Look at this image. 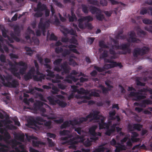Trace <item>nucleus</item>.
Here are the masks:
<instances>
[{
    "mask_svg": "<svg viewBox=\"0 0 152 152\" xmlns=\"http://www.w3.org/2000/svg\"><path fill=\"white\" fill-rule=\"evenodd\" d=\"M0 79L2 81L3 85L6 87L9 88H16L19 85L18 81L16 80L13 79L12 77L10 75L4 76L0 74Z\"/></svg>",
    "mask_w": 152,
    "mask_h": 152,
    "instance_id": "1",
    "label": "nucleus"
},
{
    "mask_svg": "<svg viewBox=\"0 0 152 152\" xmlns=\"http://www.w3.org/2000/svg\"><path fill=\"white\" fill-rule=\"evenodd\" d=\"M148 92L152 94V89L151 88H143L138 90L137 92H131L129 95L131 97H134L135 98V100L137 101L145 98L146 96L144 95H142V93H146ZM150 98L152 99V95L150 96Z\"/></svg>",
    "mask_w": 152,
    "mask_h": 152,
    "instance_id": "2",
    "label": "nucleus"
},
{
    "mask_svg": "<svg viewBox=\"0 0 152 152\" xmlns=\"http://www.w3.org/2000/svg\"><path fill=\"white\" fill-rule=\"evenodd\" d=\"M100 113V112L97 110L92 111L89 114L87 115L86 117H81L79 119L78 123L81 124L83 122H86L87 121L88 118H93L92 120H98L99 119V116L98 114Z\"/></svg>",
    "mask_w": 152,
    "mask_h": 152,
    "instance_id": "3",
    "label": "nucleus"
},
{
    "mask_svg": "<svg viewBox=\"0 0 152 152\" xmlns=\"http://www.w3.org/2000/svg\"><path fill=\"white\" fill-rule=\"evenodd\" d=\"M149 48L146 46H144L142 48H136L133 51V56L137 58L139 56H142L146 54L149 51Z\"/></svg>",
    "mask_w": 152,
    "mask_h": 152,
    "instance_id": "4",
    "label": "nucleus"
},
{
    "mask_svg": "<svg viewBox=\"0 0 152 152\" xmlns=\"http://www.w3.org/2000/svg\"><path fill=\"white\" fill-rule=\"evenodd\" d=\"M90 12L92 14H96V19L99 21H102L104 17L102 13L101 10L99 8L94 6H91L90 8Z\"/></svg>",
    "mask_w": 152,
    "mask_h": 152,
    "instance_id": "5",
    "label": "nucleus"
},
{
    "mask_svg": "<svg viewBox=\"0 0 152 152\" xmlns=\"http://www.w3.org/2000/svg\"><path fill=\"white\" fill-rule=\"evenodd\" d=\"M44 20L43 18H41L38 25V28L41 29L43 35H45V33L46 32V28L49 26L50 23L52 22L50 19L48 20L45 22L43 21Z\"/></svg>",
    "mask_w": 152,
    "mask_h": 152,
    "instance_id": "6",
    "label": "nucleus"
},
{
    "mask_svg": "<svg viewBox=\"0 0 152 152\" xmlns=\"http://www.w3.org/2000/svg\"><path fill=\"white\" fill-rule=\"evenodd\" d=\"M8 64L9 66V70L15 76L18 78H20V75L19 72H17L18 71V69L15 65L10 61H8Z\"/></svg>",
    "mask_w": 152,
    "mask_h": 152,
    "instance_id": "7",
    "label": "nucleus"
},
{
    "mask_svg": "<svg viewBox=\"0 0 152 152\" xmlns=\"http://www.w3.org/2000/svg\"><path fill=\"white\" fill-rule=\"evenodd\" d=\"M120 49L123 51L121 52V54L125 55L127 53H130L131 49L129 48V45L128 43L122 44L120 45Z\"/></svg>",
    "mask_w": 152,
    "mask_h": 152,
    "instance_id": "8",
    "label": "nucleus"
},
{
    "mask_svg": "<svg viewBox=\"0 0 152 152\" xmlns=\"http://www.w3.org/2000/svg\"><path fill=\"white\" fill-rule=\"evenodd\" d=\"M64 31H61V32L63 34L64 36L66 37L68 34L70 35L77 36L76 31H75L72 28L69 29L67 28H64L63 29Z\"/></svg>",
    "mask_w": 152,
    "mask_h": 152,
    "instance_id": "9",
    "label": "nucleus"
},
{
    "mask_svg": "<svg viewBox=\"0 0 152 152\" xmlns=\"http://www.w3.org/2000/svg\"><path fill=\"white\" fill-rule=\"evenodd\" d=\"M129 41L133 43H138L140 42V39L135 37V33L133 31H131L129 34Z\"/></svg>",
    "mask_w": 152,
    "mask_h": 152,
    "instance_id": "10",
    "label": "nucleus"
},
{
    "mask_svg": "<svg viewBox=\"0 0 152 152\" xmlns=\"http://www.w3.org/2000/svg\"><path fill=\"white\" fill-rule=\"evenodd\" d=\"M62 59L61 58H58L56 60L53 62V64L55 66L54 68V70L59 72L61 71V69L59 67L60 65L62 62Z\"/></svg>",
    "mask_w": 152,
    "mask_h": 152,
    "instance_id": "11",
    "label": "nucleus"
},
{
    "mask_svg": "<svg viewBox=\"0 0 152 152\" xmlns=\"http://www.w3.org/2000/svg\"><path fill=\"white\" fill-rule=\"evenodd\" d=\"M61 71H63L61 72V75H64V74H69L70 72L69 69L68 67V66L66 63H64L60 66Z\"/></svg>",
    "mask_w": 152,
    "mask_h": 152,
    "instance_id": "12",
    "label": "nucleus"
},
{
    "mask_svg": "<svg viewBox=\"0 0 152 152\" xmlns=\"http://www.w3.org/2000/svg\"><path fill=\"white\" fill-rule=\"evenodd\" d=\"M115 147L114 151L115 152H120L121 151H125L126 149V146L119 143H118L117 145Z\"/></svg>",
    "mask_w": 152,
    "mask_h": 152,
    "instance_id": "13",
    "label": "nucleus"
},
{
    "mask_svg": "<svg viewBox=\"0 0 152 152\" xmlns=\"http://www.w3.org/2000/svg\"><path fill=\"white\" fill-rule=\"evenodd\" d=\"M10 35L11 37L8 36L7 38L10 43H12L14 42L13 40L18 42L20 41V38L16 36L13 33H11Z\"/></svg>",
    "mask_w": 152,
    "mask_h": 152,
    "instance_id": "14",
    "label": "nucleus"
},
{
    "mask_svg": "<svg viewBox=\"0 0 152 152\" xmlns=\"http://www.w3.org/2000/svg\"><path fill=\"white\" fill-rule=\"evenodd\" d=\"M47 8V6L45 4H42V3L39 2L38 3L36 8H35L34 10V12L37 11H39L42 12L45 10Z\"/></svg>",
    "mask_w": 152,
    "mask_h": 152,
    "instance_id": "15",
    "label": "nucleus"
},
{
    "mask_svg": "<svg viewBox=\"0 0 152 152\" xmlns=\"http://www.w3.org/2000/svg\"><path fill=\"white\" fill-rule=\"evenodd\" d=\"M38 110H39L40 111L42 116L46 117L48 119L53 120L55 118L53 117L50 116L48 115L45 114V113L46 112V109L45 108L42 107Z\"/></svg>",
    "mask_w": 152,
    "mask_h": 152,
    "instance_id": "16",
    "label": "nucleus"
},
{
    "mask_svg": "<svg viewBox=\"0 0 152 152\" xmlns=\"http://www.w3.org/2000/svg\"><path fill=\"white\" fill-rule=\"evenodd\" d=\"M116 126V124H113L111 126L110 129L109 128L107 129V130L105 133V134L108 136H110L111 134H113L115 131Z\"/></svg>",
    "mask_w": 152,
    "mask_h": 152,
    "instance_id": "17",
    "label": "nucleus"
},
{
    "mask_svg": "<svg viewBox=\"0 0 152 152\" xmlns=\"http://www.w3.org/2000/svg\"><path fill=\"white\" fill-rule=\"evenodd\" d=\"M4 136L0 134V141L3 140L6 141L11 138L10 134L7 132L6 131L4 133Z\"/></svg>",
    "mask_w": 152,
    "mask_h": 152,
    "instance_id": "18",
    "label": "nucleus"
},
{
    "mask_svg": "<svg viewBox=\"0 0 152 152\" xmlns=\"http://www.w3.org/2000/svg\"><path fill=\"white\" fill-rule=\"evenodd\" d=\"M107 62L108 63H111L110 64H105L103 66L104 70L105 69H108L114 67L113 61L111 59H107Z\"/></svg>",
    "mask_w": 152,
    "mask_h": 152,
    "instance_id": "19",
    "label": "nucleus"
},
{
    "mask_svg": "<svg viewBox=\"0 0 152 152\" xmlns=\"http://www.w3.org/2000/svg\"><path fill=\"white\" fill-rule=\"evenodd\" d=\"M44 103L40 101H37L34 104V108L38 110L43 106Z\"/></svg>",
    "mask_w": 152,
    "mask_h": 152,
    "instance_id": "20",
    "label": "nucleus"
},
{
    "mask_svg": "<svg viewBox=\"0 0 152 152\" xmlns=\"http://www.w3.org/2000/svg\"><path fill=\"white\" fill-rule=\"evenodd\" d=\"M45 77V75L43 74L40 75L39 76L37 75L33 76V79L34 81H42V80H44Z\"/></svg>",
    "mask_w": 152,
    "mask_h": 152,
    "instance_id": "21",
    "label": "nucleus"
},
{
    "mask_svg": "<svg viewBox=\"0 0 152 152\" xmlns=\"http://www.w3.org/2000/svg\"><path fill=\"white\" fill-rule=\"evenodd\" d=\"M71 16L69 14H68V16L69 21L70 22H72L74 21L75 20H77V18L74 12L72 11H71Z\"/></svg>",
    "mask_w": 152,
    "mask_h": 152,
    "instance_id": "22",
    "label": "nucleus"
},
{
    "mask_svg": "<svg viewBox=\"0 0 152 152\" xmlns=\"http://www.w3.org/2000/svg\"><path fill=\"white\" fill-rule=\"evenodd\" d=\"M78 21L79 22V24L78 25L79 27L81 29L85 28V26L86 25V23H84V21L83 20L82 18L79 19Z\"/></svg>",
    "mask_w": 152,
    "mask_h": 152,
    "instance_id": "23",
    "label": "nucleus"
},
{
    "mask_svg": "<svg viewBox=\"0 0 152 152\" xmlns=\"http://www.w3.org/2000/svg\"><path fill=\"white\" fill-rule=\"evenodd\" d=\"M152 104V102L149 99H145L143 100L141 102V107H145L147 105L151 104Z\"/></svg>",
    "mask_w": 152,
    "mask_h": 152,
    "instance_id": "24",
    "label": "nucleus"
},
{
    "mask_svg": "<svg viewBox=\"0 0 152 152\" xmlns=\"http://www.w3.org/2000/svg\"><path fill=\"white\" fill-rule=\"evenodd\" d=\"M14 34L15 35L19 36L20 35V28L18 26L16 25L14 27Z\"/></svg>",
    "mask_w": 152,
    "mask_h": 152,
    "instance_id": "25",
    "label": "nucleus"
},
{
    "mask_svg": "<svg viewBox=\"0 0 152 152\" xmlns=\"http://www.w3.org/2000/svg\"><path fill=\"white\" fill-rule=\"evenodd\" d=\"M142 128V125L139 124H133V128L134 130H137L140 131Z\"/></svg>",
    "mask_w": 152,
    "mask_h": 152,
    "instance_id": "26",
    "label": "nucleus"
},
{
    "mask_svg": "<svg viewBox=\"0 0 152 152\" xmlns=\"http://www.w3.org/2000/svg\"><path fill=\"white\" fill-rule=\"evenodd\" d=\"M96 126H94L90 127L89 129V133L93 136L95 135L96 133L95 130L96 129Z\"/></svg>",
    "mask_w": 152,
    "mask_h": 152,
    "instance_id": "27",
    "label": "nucleus"
},
{
    "mask_svg": "<svg viewBox=\"0 0 152 152\" xmlns=\"http://www.w3.org/2000/svg\"><path fill=\"white\" fill-rule=\"evenodd\" d=\"M55 76L56 79H53L52 80V82L54 83H59L61 82L60 80L63 79L62 77L58 74H56V76Z\"/></svg>",
    "mask_w": 152,
    "mask_h": 152,
    "instance_id": "28",
    "label": "nucleus"
},
{
    "mask_svg": "<svg viewBox=\"0 0 152 152\" xmlns=\"http://www.w3.org/2000/svg\"><path fill=\"white\" fill-rule=\"evenodd\" d=\"M25 136L24 134H18L15 136L16 138L20 141L23 142L24 140Z\"/></svg>",
    "mask_w": 152,
    "mask_h": 152,
    "instance_id": "29",
    "label": "nucleus"
},
{
    "mask_svg": "<svg viewBox=\"0 0 152 152\" xmlns=\"http://www.w3.org/2000/svg\"><path fill=\"white\" fill-rule=\"evenodd\" d=\"M56 103L58 104L59 106L63 108L65 107L67 105V103L66 102L59 100H56Z\"/></svg>",
    "mask_w": 152,
    "mask_h": 152,
    "instance_id": "30",
    "label": "nucleus"
},
{
    "mask_svg": "<svg viewBox=\"0 0 152 152\" xmlns=\"http://www.w3.org/2000/svg\"><path fill=\"white\" fill-rule=\"evenodd\" d=\"M87 1L90 4L97 6L99 5V2L96 0H87Z\"/></svg>",
    "mask_w": 152,
    "mask_h": 152,
    "instance_id": "31",
    "label": "nucleus"
},
{
    "mask_svg": "<svg viewBox=\"0 0 152 152\" xmlns=\"http://www.w3.org/2000/svg\"><path fill=\"white\" fill-rule=\"evenodd\" d=\"M99 87L101 88V89L102 90V93L104 94H106L107 93L108 91L110 90V89L105 88L104 86L102 85H99Z\"/></svg>",
    "mask_w": 152,
    "mask_h": 152,
    "instance_id": "32",
    "label": "nucleus"
},
{
    "mask_svg": "<svg viewBox=\"0 0 152 152\" xmlns=\"http://www.w3.org/2000/svg\"><path fill=\"white\" fill-rule=\"evenodd\" d=\"M109 128V125L106 123L103 124H99V129H108Z\"/></svg>",
    "mask_w": 152,
    "mask_h": 152,
    "instance_id": "33",
    "label": "nucleus"
},
{
    "mask_svg": "<svg viewBox=\"0 0 152 152\" xmlns=\"http://www.w3.org/2000/svg\"><path fill=\"white\" fill-rule=\"evenodd\" d=\"M96 134L95 135L90 138V139L94 141L98 140L99 137L97 136H101V133L100 132H96Z\"/></svg>",
    "mask_w": 152,
    "mask_h": 152,
    "instance_id": "34",
    "label": "nucleus"
},
{
    "mask_svg": "<svg viewBox=\"0 0 152 152\" xmlns=\"http://www.w3.org/2000/svg\"><path fill=\"white\" fill-rule=\"evenodd\" d=\"M82 11L85 14H87L88 12V6L85 4H82L81 5Z\"/></svg>",
    "mask_w": 152,
    "mask_h": 152,
    "instance_id": "35",
    "label": "nucleus"
},
{
    "mask_svg": "<svg viewBox=\"0 0 152 152\" xmlns=\"http://www.w3.org/2000/svg\"><path fill=\"white\" fill-rule=\"evenodd\" d=\"M77 93L78 94L83 95L88 94L89 92L88 91H86L83 88H81L80 90L78 89Z\"/></svg>",
    "mask_w": 152,
    "mask_h": 152,
    "instance_id": "36",
    "label": "nucleus"
},
{
    "mask_svg": "<svg viewBox=\"0 0 152 152\" xmlns=\"http://www.w3.org/2000/svg\"><path fill=\"white\" fill-rule=\"evenodd\" d=\"M136 84L137 86H145V83H142L140 81V78L137 77L135 80Z\"/></svg>",
    "mask_w": 152,
    "mask_h": 152,
    "instance_id": "37",
    "label": "nucleus"
},
{
    "mask_svg": "<svg viewBox=\"0 0 152 152\" xmlns=\"http://www.w3.org/2000/svg\"><path fill=\"white\" fill-rule=\"evenodd\" d=\"M82 18L84 21L86 20L87 21V22L88 23L89 22L92 21L93 20V17L90 15L83 17Z\"/></svg>",
    "mask_w": 152,
    "mask_h": 152,
    "instance_id": "38",
    "label": "nucleus"
},
{
    "mask_svg": "<svg viewBox=\"0 0 152 152\" xmlns=\"http://www.w3.org/2000/svg\"><path fill=\"white\" fill-rule=\"evenodd\" d=\"M142 22L145 24L152 25V20L147 18H145L143 19Z\"/></svg>",
    "mask_w": 152,
    "mask_h": 152,
    "instance_id": "39",
    "label": "nucleus"
},
{
    "mask_svg": "<svg viewBox=\"0 0 152 152\" xmlns=\"http://www.w3.org/2000/svg\"><path fill=\"white\" fill-rule=\"evenodd\" d=\"M15 65L20 66H23V67H27V64L22 61H20L18 62H15Z\"/></svg>",
    "mask_w": 152,
    "mask_h": 152,
    "instance_id": "40",
    "label": "nucleus"
},
{
    "mask_svg": "<svg viewBox=\"0 0 152 152\" xmlns=\"http://www.w3.org/2000/svg\"><path fill=\"white\" fill-rule=\"evenodd\" d=\"M36 120L37 123H38L39 124H42L41 123L45 122L46 120L40 117H37L36 118Z\"/></svg>",
    "mask_w": 152,
    "mask_h": 152,
    "instance_id": "41",
    "label": "nucleus"
},
{
    "mask_svg": "<svg viewBox=\"0 0 152 152\" xmlns=\"http://www.w3.org/2000/svg\"><path fill=\"white\" fill-rule=\"evenodd\" d=\"M70 126L69 121H65L61 125V128L62 129H66L67 127H69Z\"/></svg>",
    "mask_w": 152,
    "mask_h": 152,
    "instance_id": "42",
    "label": "nucleus"
},
{
    "mask_svg": "<svg viewBox=\"0 0 152 152\" xmlns=\"http://www.w3.org/2000/svg\"><path fill=\"white\" fill-rule=\"evenodd\" d=\"M46 72L48 73L47 76L50 77L52 78L55 77V75L54 74L53 72L51 71L49 69H47Z\"/></svg>",
    "mask_w": 152,
    "mask_h": 152,
    "instance_id": "43",
    "label": "nucleus"
},
{
    "mask_svg": "<svg viewBox=\"0 0 152 152\" xmlns=\"http://www.w3.org/2000/svg\"><path fill=\"white\" fill-rule=\"evenodd\" d=\"M33 76V75L31 74L28 72L26 74L24 75V79L26 81H27L31 79Z\"/></svg>",
    "mask_w": 152,
    "mask_h": 152,
    "instance_id": "44",
    "label": "nucleus"
},
{
    "mask_svg": "<svg viewBox=\"0 0 152 152\" xmlns=\"http://www.w3.org/2000/svg\"><path fill=\"white\" fill-rule=\"evenodd\" d=\"M99 47L102 48H109L108 46L104 44V42L103 41H99Z\"/></svg>",
    "mask_w": 152,
    "mask_h": 152,
    "instance_id": "45",
    "label": "nucleus"
},
{
    "mask_svg": "<svg viewBox=\"0 0 152 152\" xmlns=\"http://www.w3.org/2000/svg\"><path fill=\"white\" fill-rule=\"evenodd\" d=\"M116 113L115 110H113V111H110L109 113V116L110 118V119L112 120H114V116Z\"/></svg>",
    "mask_w": 152,
    "mask_h": 152,
    "instance_id": "46",
    "label": "nucleus"
},
{
    "mask_svg": "<svg viewBox=\"0 0 152 152\" xmlns=\"http://www.w3.org/2000/svg\"><path fill=\"white\" fill-rule=\"evenodd\" d=\"M99 113L98 114V115L99 116V119L98 120H96L97 121V122H99V124H102L103 123H104V121L105 119V118L102 115H99Z\"/></svg>",
    "mask_w": 152,
    "mask_h": 152,
    "instance_id": "47",
    "label": "nucleus"
},
{
    "mask_svg": "<svg viewBox=\"0 0 152 152\" xmlns=\"http://www.w3.org/2000/svg\"><path fill=\"white\" fill-rule=\"evenodd\" d=\"M69 42L70 43H72L77 45V40L74 37H72L70 39H69Z\"/></svg>",
    "mask_w": 152,
    "mask_h": 152,
    "instance_id": "48",
    "label": "nucleus"
},
{
    "mask_svg": "<svg viewBox=\"0 0 152 152\" xmlns=\"http://www.w3.org/2000/svg\"><path fill=\"white\" fill-rule=\"evenodd\" d=\"M123 33V32L121 31L118 33V34L116 36V38L117 39H124L125 38V36L123 35H121Z\"/></svg>",
    "mask_w": 152,
    "mask_h": 152,
    "instance_id": "49",
    "label": "nucleus"
},
{
    "mask_svg": "<svg viewBox=\"0 0 152 152\" xmlns=\"http://www.w3.org/2000/svg\"><path fill=\"white\" fill-rule=\"evenodd\" d=\"M105 149H107V148L104 147L99 148L95 149V150L93 151V152H103L104 151Z\"/></svg>",
    "mask_w": 152,
    "mask_h": 152,
    "instance_id": "50",
    "label": "nucleus"
},
{
    "mask_svg": "<svg viewBox=\"0 0 152 152\" xmlns=\"http://www.w3.org/2000/svg\"><path fill=\"white\" fill-rule=\"evenodd\" d=\"M146 32L142 30L140 28H138L137 30V34L139 35L140 34L142 35L143 36L146 34Z\"/></svg>",
    "mask_w": 152,
    "mask_h": 152,
    "instance_id": "51",
    "label": "nucleus"
},
{
    "mask_svg": "<svg viewBox=\"0 0 152 152\" xmlns=\"http://www.w3.org/2000/svg\"><path fill=\"white\" fill-rule=\"evenodd\" d=\"M77 142L76 141H74L72 142L69 146V148L70 149H73L74 150H76L77 148V146L75 145V144H77Z\"/></svg>",
    "mask_w": 152,
    "mask_h": 152,
    "instance_id": "52",
    "label": "nucleus"
},
{
    "mask_svg": "<svg viewBox=\"0 0 152 152\" xmlns=\"http://www.w3.org/2000/svg\"><path fill=\"white\" fill-rule=\"evenodd\" d=\"M69 64L70 65L75 66L77 64V63L72 58H70L69 59Z\"/></svg>",
    "mask_w": 152,
    "mask_h": 152,
    "instance_id": "53",
    "label": "nucleus"
},
{
    "mask_svg": "<svg viewBox=\"0 0 152 152\" xmlns=\"http://www.w3.org/2000/svg\"><path fill=\"white\" fill-rule=\"evenodd\" d=\"M36 12L35 13L34 16V17L36 18H39L41 17L43 15V13L42 12L39 11H36Z\"/></svg>",
    "mask_w": 152,
    "mask_h": 152,
    "instance_id": "54",
    "label": "nucleus"
},
{
    "mask_svg": "<svg viewBox=\"0 0 152 152\" xmlns=\"http://www.w3.org/2000/svg\"><path fill=\"white\" fill-rule=\"evenodd\" d=\"M66 78L69 79L72 81L76 82L77 80L76 79L74 76H72L71 75H68L66 77Z\"/></svg>",
    "mask_w": 152,
    "mask_h": 152,
    "instance_id": "55",
    "label": "nucleus"
},
{
    "mask_svg": "<svg viewBox=\"0 0 152 152\" xmlns=\"http://www.w3.org/2000/svg\"><path fill=\"white\" fill-rule=\"evenodd\" d=\"M26 136L27 140H37L38 139L37 137L34 136L33 135L31 136H28L27 134H26Z\"/></svg>",
    "mask_w": 152,
    "mask_h": 152,
    "instance_id": "56",
    "label": "nucleus"
},
{
    "mask_svg": "<svg viewBox=\"0 0 152 152\" xmlns=\"http://www.w3.org/2000/svg\"><path fill=\"white\" fill-rule=\"evenodd\" d=\"M70 53V50L67 49H65L62 53V56L63 57H65L67 55H69Z\"/></svg>",
    "mask_w": 152,
    "mask_h": 152,
    "instance_id": "57",
    "label": "nucleus"
},
{
    "mask_svg": "<svg viewBox=\"0 0 152 152\" xmlns=\"http://www.w3.org/2000/svg\"><path fill=\"white\" fill-rule=\"evenodd\" d=\"M54 16L55 18V20L53 23L56 25L58 26L60 24V22L56 15H55Z\"/></svg>",
    "mask_w": 152,
    "mask_h": 152,
    "instance_id": "58",
    "label": "nucleus"
},
{
    "mask_svg": "<svg viewBox=\"0 0 152 152\" xmlns=\"http://www.w3.org/2000/svg\"><path fill=\"white\" fill-rule=\"evenodd\" d=\"M15 146H16V145H13L12 147V148H14L15 151L14 150H12L10 151L9 152H23V151H20L18 147H15V148H14V147Z\"/></svg>",
    "mask_w": 152,
    "mask_h": 152,
    "instance_id": "59",
    "label": "nucleus"
},
{
    "mask_svg": "<svg viewBox=\"0 0 152 152\" xmlns=\"http://www.w3.org/2000/svg\"><path fill=\"white\" fill-rule=\"evenodd\" d=\"M69 131L67 130H64L62 131H61L60 132V134L61 135H67L69 134Z\"/></svg>",
    "mask_w": 152,
    "mask_h": 152,
    "instance_id": "60",
    "label": "nucleus"
},
{
    "mask_svg": "<svg viewBox=\"0 0 152 152\" xmlns=\"http://www.w3.org/2000/svg\"><path fill=\"white\" fill-rule=\"evenodd\" d=\"M52 89L53 91H52V93L53 94H57L58 92L59 91V90L58 88L56 86H54L52 87Z\"/></svg>",
    "mask_w": 152,
    "mask_h": 152,
    "instance_id": "61",
    "label": "nucleus"
},
{
    "mask_svg": "<svg viewBox=\"0 0 152 152\" xmlns=\"http://www.w3.org/2000/svg\"><path fill=\"white\" fill-rule=\"evenodd\" d=\"M69 121V125H71L72 126H74L75 125H77L79 124L78 121L76 120H70Z\"/></svg>",
    "mask_w": 152,
    "mask_h": 152,
    "instance_id": "62",
    "label": "nucleus"
},
{
    "mask_svg": "<svg viewBox=\"0 0 152 152\" xmlns=\"http://www.w3.org/2000/svg\"><path fill=\"white\" fill-rule=\"evenodd\" d=\"M144 29L145 30L152 33V25L145 26Z\"/></svg>",
    "mask_w": 152,
    "mask_h": 152,
    "instance_id": "63",
    "label": "nucleus"
},
{
    "mask_svg": "<svg viewBox=\"0 0 152 152\" xmlns=\"http://www.w3.org/2000/svg\"><path fill=\"white\" fill-rule=\"evenodd\" d=\"M48 99L50 102L52 104H54L56 102V100L55 101L54 98L51 96H49L48 97Z\"/></svg>",
    "mask_w": 152,
    "mask_h": 152,
    "instance_id": "64",
    "label": "nucleus"
}]
</instances>
